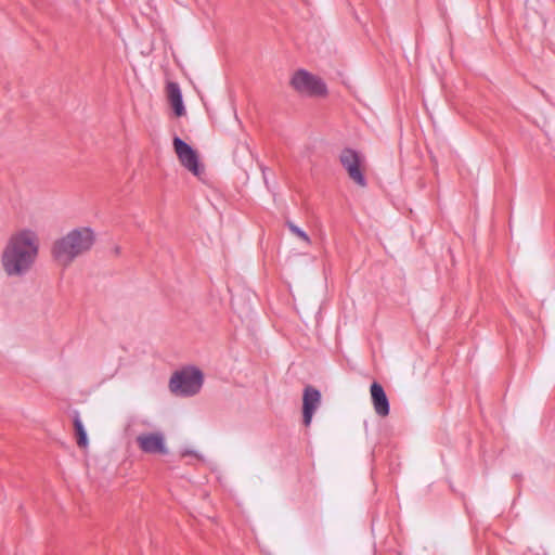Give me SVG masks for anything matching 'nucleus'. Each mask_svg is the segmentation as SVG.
Returning a JSON list of instances; mask_svg holds the SVG:
<instances>
[{"instance_id":"nucleus-10","label":"nucleus","mask_w":555,"mask_h":555,"mask_svg":"<svg viewBox=\"0 0 555 555\" xmlns=\"http://www.w3.org/2000/svg\"><path fill=\"white\" fill-rule=\"evenodd\" d=\"M167 96L172 106V109L176 116L180 117L185 114V107L183 104L182 92L179 83L177 82H168L167 85Z\"/></svg>"},{"instance_id":"nucleus-4","label":"nucleus","mask_w":555,"mask_h":555,"mask_svg":"<svg viewBox=\"0 0 555 555\" xmlns=\"http://www.w3.org/2000/svg\"><path fill=\"white\" fill-rule=\"evenodd\" d=\"M291 86L298 93L307 96H324L327 94V87L323 79L306 69H298L294 73Z\"/></svg>"},{"instance_id":"nucleus-13","label":"nucleus","mask_w":555,"mask_h":555,"mask_svg":"<svg viewBox=\"0 0 555 555\" xmlns=\"http://www.w3.org/2000/svg\"><path fill=\"white\" fill-rule=\"evenodd\" d=\"M261 170H262V175H263V181H264V184H266V186L268 188V186H269V181H268V179H267V177H266V170H267V168H266V167H262V168H261Z\"/></svg>"},{"instance_id":"nucleus-1","label":"nucleus","mask_w":555,"mask_h":555,"mask_svg":"<svg viewBox=\"0 0 555 555\" xmlns=\"http://www.w3.org/2000/svg\"><path fill=\"white\" fill-rule=\"evenodd\" d=\"M38 255L37 234L28 229L13 234L2 254V266L9 276H23Z\"/></svg>"},{"instance_id":"nucleus-2","label":"nucleus","mask_w":555,"mask_h":555,"mask_svg":"<svg viewBox=\"0 0 555 555\" xmlns=\"http://www.w3.org/2000/svg\"><path fill=\"white\" fill-rule=\"evenodd\" d=\"M96 234L90 227H78L57 238L51 248L52 257L62 266L67 267L73 261L91 250Z\"/></svg>"},{"instance_id":"nucleus-8","label":"nucleus","mask_w":555,"mask_h":555,"mask_svg":"<svg viewBox=\"0 0 555 555\" xmlns=\"http://www.w3.org/2000/svg\"><path fill=\"white\" fill-rule=\"evenodd\" d=\"M321 403V392L312 386H307L302 398V421L305 426H309L312 416Z\"/></svg>"},{"instance_id":"nucleus-7","label":"nucleus","mask_w":555,"mask_h":555,"mask_svg":"<svg viewBox=\"0 0 555 555\" xmlns=\"http://www.w3.org/2000/svg\"><path fill=\"white\" fill-rule=\"evenodd\" d=\"M139 449L146 454H168L166 438L162 431L143 433L135 439Z\"/></svg>"},{"instance_id":"nucleus-6","label":"nucleus","mask_w":555,"mask_h":555,"mask_svg":"<svg viewBox=\"0 0 555 555\" xmlns=\"http://www.w3.org/2000/svg\"><path fill=\"white\" fill-rule=\"evenodd\" d=\"M339 160L351 180L362 188L366 186V179L361 169L362 157L357 151L349 147L344 149Z\"/></svg>"},{"instance_id":"nucleus-5","label":"nucleus","mask_w":555,"mask_h":555,"mask_svg":"<svg viewBox=\"0 0 555 555\" xmlns=\"http://www.w3.org/2000/svg\"><path fill=\"white\" fill-rule=\"evenodd\" d=\"M175 152L181 165L190 170L194 176L199 177L204 172V167L199 164L196 151L181 138H173Z\"/></svg>"},{"instance_id":"nucleus-14","label":"nucleus","mask_w":555,"mask_h":555,"mask_svg":"<svg viewBox=\"0 0 555 555\" xmlns=\"http://www.w3.org/2000/svg\"><path fill=\"white\" fill-rule=\"evenodd\" d=\"M182 455H183V456H186V455H195V456H197V454H196L195 452H193V451H188V450H186V451H184V452H182Z\"/></svg>"},{"instance_id":"nucleus-9","label":"nucleus","mask_w":555,"mask_h":555,"mask_svg":"<svg viewBox=\"0 0 555 555\" xmlns=\"http://www.w3.org/2000/svg\"><path fill=\"white\" fill-rule=\"evenodd\" d=\"M370 391L375 413L382 417L387 416L390 411V405L383 386L374 382L371 385Z\"/></svg>"},{"instance_id":"nucleus-3","label":"nucleus","mask_w":555,"mask_h":555,"mask_svg":"<svg viewBox=\"0 0 555 555\" xmlns=\"http://www.w3.org/2000/svg\"><path fill=\"white\" fill-rule=\"evenodd\" d=\"M203 382L202 371L195 366H189L176 372L170 377L169 389L177 396L190 397L199 392Z\"/></svg>"},{"instance_id":"nucleus-12","label":"nucleus","mask_w":555,"mask_h":555,"mask_svg":"<svg viewBox=\"0 0 555 555\" xmlns=\"http://www.w3.org/2000/svg\"><path fill=\"white\" fill-rule=\"evenodd\" d=\"M286 224H287V227H288V229H289V231L292 233L297 235L300 240H302L307 244L310 243V237L308 236V234L304 230H301L300 228H298L296 224H294L291 221H288Z\"/></svg>"},{"instance_id":"nucleus-11","label":"nucleus","mask_w":555,"mask_h":555,"mask_svg":"<svg viewBox=\"0 0 555 555\" xmlns=\"http://www.w3.org/2000/svg\"><path fill=\"white\" fill-rule=\"evenodd\" d=\"M74 427L77 436V444L81 448H85L88 446V436L87 431L83 427V424L80 420L79 413L75 412L74 416Z\"/></svg>"}]
</instances>
